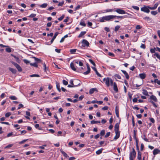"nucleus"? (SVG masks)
<instances>
[{"label":"nucleus","mask_w":160,"mask_h":160,"mask_svg":"<svg viewBox=\"0 0 160 160\" xmlns=\"http://www.w3.org/2000/svg\"><path fill=\"white\" fill-rule=\"evenodd\" d=\"M112 19V15L105 16L100 18L99 22H101L111 21Z\"/></svg>","instance_id":"f257e3e1"},{"label":"nucleus","mask_w":160,"mask_h":160,"mask_svg":"<svg viewBox=\"0 0 160 160\" xmlns=\"http://www.w3.org/2000/svg\"><path fill=\"white\" fill-rule=\"evenodd\" d=\"M103 81L105 82L106 86L109 87L110 85L112 86L113 81L112 79L109 78H104L103 79Z\"/></svg>","instance_id":"f03ea898"},{"label":"nucleus","mask_w":160,"mask_h":160,"mask_svg":"<svg viewBox=\"0 0 160 160\" xmlns=\"http://www.w3.org/2000/svg\"><path fill=\"white\" fill-rule=\"evenodd\" d=\"M132 151L129 154V160H134L136 156V152L134 148L132 149Z\"/></svg>","instance_id":"7ed1b4c3"},{"label":"nucleus","mask_w":160,"mask_h":160,"mask_svg":"<svg viewBox=\"0 0 160 160\" xmlns=\"http://www.w3.org/2000/svg\"><path fill=\"white\" fill-rule=\"evenodd\" d=\"M11 62L16 67V68L19 72H21L22 71V68L17 63L15 62L12 61H11Z\"/></svg>","instance_id":"20e7f679"},{"label":"nucleus","mask_w":160,"mask_h":160,"mask_svg":"<svg viewBox=\"0 0 160 160\" xmlns=\"http://www.w3.org/2000/svg\"><path fill=\"white\" fill-rule=\"evenodd\" d=\"M149 6H144L143 7L141 8V11L148 13L150 12L149 8L148 7Z\"/></svg>","instance_id":"39448f33"},{"label":"nucleus","mask_w":160,"mask_h":160,"mask_svg":"<svg viewBox=\"0 0 160 160\" xmlns=\"http://www.w3.org/2000/svg\"><path fill=\"white\" fill-rule=\"evenodd\" d=\"M115 11L119 14H123L128 13H128L126 12L124 10L120 8H117L116 10H115Z\"/></svg>","instance_id":"423d86ee"},{"label":"nucleus","mask_w":160,"mask_h":160,"mask_svg":"<svg viewBox=\"0 0 160 160\" xmlns=\"http://www.w3.org/2000/svg\"><path fill=\"white\" fill-rule=\"evenodd\" d=\"M82 46L83 47L88 46L89 44V42L85 39H83L82 40Z\"/></svg>","instance_id":"0eeeda50"},{"label":"nucleus","mask_w":160,"mask_h":160,"mask_svg":"<svg viewBox=\"0 0 160 160\" xmlns=\"http://www.w3.org/2000/svg\"><path fill=\"white\" fill-rule=\"evenodd\" d=\"M74 82V83L77 82V83H78V84L77 85H74V86L71 85L69 84V85H68V87L69 88L77 86H78V85H79L80 84V81L78 80L75 79V80Z\"/></svg>","instance_id":"6e6552de"},{"label":"nucleus","mask_w":160,"mask_h":160,"mask_svg":"<svg viewBox=\"0 0 160 160\" xmlns=\"http://www.w3.org/2000/svg\"><path fill=\"white\" fill-rule=\"evenodd\" d=\"M121 71L124 74L126 78L127 79H129V77L128 73L127 72L124 70H121Z\"/></svg>","instance_id":"1a4fd4ad"},{"label":"nucleus","mask_w":160,"mask_h":160,"mask_svg":"<svg viewBox=\"0 0 160 160\" xmlns=\"http://www.w3.org/2000/svg\"><path fill=\"white\" fill-rule=\"evenodd\" d=\"M138 160H142V153L140 151H138V155L137 157Z\"/></svg>","instance_id":"9d476101"},{"label":"nucleus","mask_w":160,"mask_h":160,"mask_svg":"<svg viewBox=\"0 0 160 160\" xmlns=\"http://www.w3.org/2000/svg\"><path fill=\"white\" fill-rule=\"evenodd\" d=\"M103 11L104 12H103V13H106V12H114L115 10H114L113 9H107L106 10H104Z\"/></svg>","instance_id":"9b49d317"},{"label":"nucleus","mask_w":160,"mask_h":160,"mask_svg":"<svg viewBox=\"0 0 160 160\" xmlns=\"http://www.w3.org/2000/svg\"><path fill=\"white\" fill-rule=\"evenodd\" d=\"M113 89L116 92H117L118 91V89L117 87V84L114 82L113 83Z\"/></svg>","instance_id":"f8f14e48"},{"label":"nucleus","mask_w":160,"mask_h":160,"mask_svg":"<svg viewBox=\"0 0 160 160\" xmlns=\"http://www.w3.org/2000/svg\"><path fill=\"white\" fill-rule=\"evenodd\" d=\"M150 98L156 102H157L158 101V99L156 98V97L153 95H152L150 97Z\"/></svg>","instance_id":"ddd939ff"},{"label":"nucleus","mask_w":160,"mask_h":160,"mask_svg":"<svg viewBox=\"0 0 160 160\" xmlns=\"http://www.w3.org/2000/svg\"><path fill=\"white\" fill-rule=\"evenodd\" d=\"M158 5V3H156L154 5L153 7H148L149 8V9L151 10H155L157 8Z\"/></svg>","instance_id":"4468645a"},{"label":"nucleus","mask_w":160,"mask_h":160,"mask_svg":"<svg viewBox=\"0 0 160 160\" xmlns=\"http://www.w3.org/2000/svg\"><path fill=\"white\" fill-rule=\"evenodd\" d=\"M87 66L88 70L87 71H86L83 73V74L85 75H87L88 74H89L90 72V68L89 67V66L88 64H87Z\"/></svg>","instance_id":"2eb2a0df"},{"label":"nucleus","mask_w":160,"mask_h":160,"mask_svg":"<svg viewBox=\"0 0 160 160\" xmlns=\"http://www.w3.org/2000/svg\"><path fill=\"white\" fill-rule=\"evenodd\" d=\"M59 33L58 32H56L55 33L54 36L51 39V43H52V42H53L54 39L56 38V37L58 34Z\"/></svg>","instance_id":"dca6fc26"},{"label":"nucleus","mask_w":160,"mask_h":160,"mask_svg":"<svg viewBox=\"0 0 160 160\" xmlns=\"http://www.w3.org/2000/svg\"><path fill=\"white\" fill-rule=\"evenodd\" d=\"M160 152V150L158 149H154L153 151V155H155L158 154Z\"/></svg>","instance_id":"f3484780"},{"label":"nucleus","mask_w":160,"mask_h":160,"mask_svg":"<svg viewBox=\"0 0 160 160\" xmlns=\"http://www.w3.org/2000/svg\"><path fill=\"white\" fill-rule=\"evenodd\" d=\"M92 68L95 71L96 74L99 77H101V74L98 72L96 68L95 67H92Z\"/></svg>","instance_id":"a211bd4d"},{"label":"nucleus","mask_w":160,"mask_h":160,"mask_svg":"<svg viewBox=\"0 0 160 160\" xmlns=\"http://www.w3.org/2000/svg\"><path fill=\"white\" fill-rule=\"evenodd\" d=\"M139 76L140 78L142 79H144L146 77V75L144 73L140 74Z\"/></svg>","instance_id":"6ab92c4d"},{"label":"nucleus","mask_w":160,"mask_h":160,"mask_svg":"<svg viewBox=\"0 0 160 160\" xmlns=\"http://www.w3.org/2000/svg\"><path fill=\"white\" fill-rule=\"evenodd\" d=\"M70 67L71 68V69L73 70V71H76V69L73 63L72 62L70 64Z\"/></svg>","instance_id":"aec40b11"},{"label":"nucleus","mask_w":160,"mask_h":160,"mask_svg":"<svg viewBox=\"0 0 160 160\" xmlns=\"http://www.w3.org/2000/svg\"><path fill=\"white\" fill-rule=\"evenodd\" d=\"M119 123H116L114 126V130H119Z\"/></svg>","instance_id":"412c9836"},{"label":"nucleus","mask_w":160,"mask_h":160,"mask_svg":"<svg viewBox=\"0 0 160 160\" xmlns=\"http://www.w3.org/2000/svg\"><path fill=\"white\" fill-rule=\"evenodd\" d=\"M115 113H116V114L117 116V117L118 118L119 117V110L117 106H116L115 108Z\"/></svg>","instance_id":"4be33fe9"},{"label":"nucleus","mask_w":160,"mask_h":160,"mask_svg":"<svg viewBox=\"0 0 160 160\" xmlns=\"http://www.w3.org/2000/svg\"><path fill=\"white\" fill-rule=\"evenodd\" d=\"M9 70L11 71L13 73L15 74L16 72V69H13L11 68H9Z\"/></svg>","instance_id":"5701e85b"},{"label":"nucleus","mask_w":160,"mask_h":160,"mask_svg":"<svg viewBox=\"0 0 160 160\" xmlns=\"http://www.w3.org/2000/svg\"><path fill=\"white\" fill-rule=\"evenodd\" d=\"M86 33V31H82L81 32L79 35L78 36V38H80L82 37L83 35H84Z\"/></svg>","instance_id":"b1692460"},{"label":"nucleus","mask_w":160,"mask_h":160,"mask_svg":"<svg viewBox=\"0 0 160 160\" xmlns=\"http://www.w3.org/2000/svg\"><path fill=\"white\" fill-rule=\"evenodd\" d=\"M33 58L34 59V60L37 63H40L41 62V60L40 59L37 58L35 57H33Z\"/></svg>","instance_id":"393cba45"},{"label":"nucleus","mask_w":160,"mask_h":160,"mask_svg":"<svg viewBox=\"0 0 160 160\" xmlns=\"http://www.w3.org/2000/svg\"><path fill=\"white\" fill-rule=\"evenodd\" d=\"M60 152L63 155V156L65 158H67L68 157L67 154L66 153L64 152L62 150H60Z\"/></svg>","instance_id":"a878e982"},{"label":"nucleus","mask_w":160,"mask_h":160,"mask_svg":"<svg viewBox=\"0 0 160 160\" xmlns=\"http://www.w3.org/2000/svg\"><path fill=\"white\" fill-rule=\"evenodd\" d=\"M100 122L98 121H95V120H92L91 121V124H95L98 123H100Z\"/></svg>","instance_id":"bb28decb"},{"label":"nucleus","mask_w":160,"mask_h":160,"mask_svg":"<svg viewBox=\"0 0 160 160\" xmlns=\"http://www.w3.org/2000/svg\"><path fill=\"white\" fill-rule=\"evenodd\" d=\"M102 148H101L100 149L96 151V153L97 154L99 155L102 153Z\"/></svg>","instance_id":"cd10ccee"},{"label":"nucleus","mask_w":160,"mask_h":160,"mask_svg":"<svg viewBox=\"0 0 160 160\" xmlns=\"http://www.w3.org/2000/svg\"><path fill=\"white\" fill-rule=\"evenodd\" d=\"M142 94L146 96H148V91L145 89L142 90Z\"/></svg>","instance_id":"c85d7f7f"},{"label":"nucleus","mask_w":160,"mask_h":160,"mask_svg":"<svg viewBox=\"0 0 160 160\" xmlns=\"http://www.w3.org/2000/svg\"><path fill=\"white\" fill-rule=\"evenodd\" d=\"M157 48H151L150 49V52L151 53H155V51H156Z\"/></svg>","instance_id":"c756f323"},{"label":"nucleus","mask_w":160,"mask_h":160,"mask_svg":"<svg viewBox=\"0 0 160 160\" xmlns=\"http://www.w3.org/2000/svg\"><path fill=\"white\" fill-rule=\"evenodd\" d=\"M48 6V4L46 3H44L40 5V7L42 8H45Z\"/></svg>","instance_id":"7c9ffc66"},{"label":"nucleus","mask_w":160,"mask_h":160,"mask_svg":"<svg viewBox=\"0 0 160 160\" xmlns=\"http://www.w3.org/2000/svg\"><path fill=\"white\" fill-rule=\"evenodd\" d=\"M96 90V88H92L89 91V93L90 94L93 93Z\"/></svg>","instance_id":"2f4dec72"},{"label":"nucleus","mask_w":160,"mask_h":160,"mask_svg":"<svg viewBox=\"0 0 160 160\" xmlns=\"http://www.w3.org/2000/svg\"><path fill=\"white\" fill-rule=\"evenodd\" d=\"M142 138L145 141L148 142V140L146 137L145 135H144L142 137Z\"/></svg>","instance_id":"473e14b6"},{"label":"nucleus","mask_w":160,"mask_h":160,"mask_svg":"<svg viewBox=\"0 0 160 160\" xmlns=\"http://www.w3.org/2000/svg\"><path fill=\"white\" fill-rule=\"evenodd\" d=\"M30 65L32 66H33L36 67V68L38 67V65H37V63L36 62L33 63H30Z\"/></svg>","instance_id":"72a5a7b5"},{"label":"nucleus","mask_w":160,"mask_h":160,"mask_svg":"<svg viewBox=\"0 0 160 160\" xmlns=\"http://www.w3.org/2000/svg\"><path fill=\"white\" fill-rule=\"evenodd\" d=\"M153 55L157 57V58L160 60V55L158 53H155Z\"/></svg>","instance_id":"f704fd0d"},{"label":"nucleus","mask_w":160,"mask_h":160,"mask_svg":"<svg viewBox=\"0 0 160 160\" xmlns=\"http://www.w3.org/2000/svg\"><path fill=\"white\" fill-rule=\"evenodd\" d=\"M120 28V26H119V25L116 26L115 28L114 31L115 32H117L118 30V29Z\"/></svg>","instance_id":"c9c22d12"},{"label":"nucleus","mask_w":160,"mask_h":160,"mask_svg":"<svg viewBox=\"0 0 160 160\" xmlns=\"http://www.w3.org/2000/svg\"><path fill=\"white\" fill-rule=\"evenodd\" d=\"M9 98L12 100H15L17 99V98L15 96H10Z\"/></svg>","instance_id":"e433bc0d"},{"label":"nucleus","mask_w":160,"mask_h":160,"mask_svg":"<svg viewBox=\"0 0 160 160\" xmlns=\"http://www.w3.org/2000/svg\"><path fill=\"white\" fill-rule=\"evenodd\" d=\"M76 49H71L70 50V52L72 54H74L76 52Z\"/></svg>","instance_id":"4c0bfd02"},{"label":"nucleus","mask_w":160,"mask_h":160,"mask_svg":"<svg viewBox=\"0 0 160 160\" xmlns=\"http://www.w3.org/2000/svg\"><path fill=\"white\" fill-rule=\"evenodd\" d=\"M115 132L116 136L120 137V132L119 131V130H115Z\"/></svg>","instance_id":"58836bf2"},{"label":"nucleus","mask_w":160,"mask_h":160,"mask_svg":"<svg viewBox=\"0 0 160 160\" xmlns=\"http://www.w3.org/2000/svg\"><path fill=\"white\" fill-rule=\"evenodd\" d=\"M132 8L138 11V10L139 9V8L138 7L135 6H132Z\"/></svg>","instance_id":"ea45409f"},{"label":"nucleus","mask_w":160,"mask_h":160,"mask_svg":"<svg viewBox=\"0 0 160 160\" xmlns=\"http://www.w3.org/2000/svg\"><path fill=\"white\" fill-rule=\"evenodd\" d=\"M56 87L58 91L60 92H61V90L60 89V86L59 84H57L56 85Z\"/></svg>","instance_id":"a19ab883"},{"label":"nucleus","mask_w":160,"mask_h":160,"mask_svg":"<svg viewBox=\"0 0 160 160\" xmlns=\"http://www.w3.org/2000/svg\"><path fill=\"white\" fill-rule=\"evenodd\" d=\"M30 77H39V75L38 74H33L31 75L30 76Z\"/></svg>","instance_id":"79ce46f5"},{"label":"nucleus","mask_w":160,"mask_h":160,"mask_svg":"<svg viewBox=\"0 0 160 160\" xmlns=\"http://www.w3.org/2000/svg\"><path fill=\"white\" fill-rule=\"evenodd\" d=\"M143 19L146 20L147 21H149L151 20V19L148 17H145L143 18Z\"/></svg>","instance_id":"37998d69"},{"label":"nucleus","mask_w":160,"mask_h":160,"mask_svg":"<svg viewBox=\"0 0 160 160\" xmlns=\"http://www.w3.org/2000/svg\"><path fill=\"white\" fill-rule=\"evenodd\" d=\"M151 14L153 15H155L158 13V12L156 11H152L151 12Z\"/></svg>","instance_id":"c03bdc74"},{"label":"nucleus","mask_w":160,"mask_h":160,"mask_svg":"<svg viewBox=\"0 0 160 160\" xmlns=\"http://www.w3.org/2000/svg\"><path fill=\"white\" fill-rule=\"evenodd\" d=\"M36 15V14H35L32 13L29 16V17L31 18H34Z\"/></svg>","instance_id":"a18cd8bd"},{"label":"nucleus","mask_w":160,"mask_h":160,"mask_svg":"<svg viewBox=\"0 0 160 160\" xmlns=\"http://www.w3.org/2000/svg\"><path fill=\"white\" fill-rule=\"evenodd\" d=\"M11 114V113L10 112H8L6 113L5 115V116L6 117H8L9 116H10Z\"/></svg>","instance_id":"49530a36"},{"label":"nucleus","mask_w":160,"mask_h":160,"mask_svg":"<svg viewBox=\"0 0 160 160\" xmlns=\"http://www.w3.org/2000/svg\"><path fill=\"white\" fill-rule=\"evenodd\" d=\"M64 17V15H63L62 16L58 18V20L59 21H61L62 20Z\"/></svg>","instance_id":"de8ad7c7"},{"label":"nucleus","mask_w":160,"mask_h":160,"mask_svg":"<svg viewBox=\"0 0 160 160\" xmlns=\"http://www.w3.org/2000/svg\"><path fill=\"white\" fill-rule=\"evenodd\" d=\"M89 60L90 62L92 63L94 66H95V64L92 60L91 59H89Z\"/></svg>","instance_id":"09e8293b"},{"label":"nucleus","mask_w":160,"mask_h":160,"mask_svg":"<svg viewBox=\"0 0 160 160\" xmlns=\"http://www.w3.org/2000/svg\"><path fill=\"white\" fill-rule=\"evenodd\" d=\"M100 134L101 135L103 136L105 134V130H102L101 131Z\"/></svg>","instance_id":"8fccbe9b"},{"label":"nucleus","mask_w":160,"mask_h":160,"mask_svg":"<svg viewBox=\"0 0 160 160\" xmlns=\"http://www.w3.org/2000/svg\"><path fill=\"white\" fill-rule=\"evenodd\" d=\"M114 76L117 78L119 79H121V77L118 74H116Z\"/></svg>","instance_id":"3c124183"},{"label":"nucleus","mask_w":160,"mask_h":160,"mask_svg":"<svg viewBox=\"0 0 160 160\" xmlns=\"http://www.w3.org/2000/svg\"><path fill=\"white\" fill-rule=\"evenodd\" d=\"M80 24L82 26L84 27H85L86 26V24L83 21H81L80 22Z\"/></svg>","instance_id":"603ef678"},{"label":"nucleus","mask_w":160,"mask_h":160,"mask_svg":"<svg viewBox=\"0 0 160 160\" xmlns=\"http://www.w3.org/2000/svg\"><path fill=\"white\" fill-rule=\"evenodd\" d=\"M142 28V27L140 25H137L136 27V29H140Z\"/></svg>","instance_id":"864d4df0"},{"label":"nucleus","mask_w":160,"mask_h":160,"mask_svg":"<svg viewBox=\"0 0 160 160\" xmlns=\"http://www.w3.org/2000/svg\"><path fill=\"white\" fill-rule=\"evenodd\" d=\"M63 83V84L65 85H68V82L67 81H66L65 80H63L62 81Z\"/></svg>","instance_id":"5fc2aeb1"},{"label":"nucleus","mask_w":160,"mask_h":160,"mask_svg":"<svg viewBox=\"0 0 160 160\" xmlns=\"http://www.w3.org/2000/svg\"><path fill=\"white\" fill-rule=\"evenodd\" d=\"M24 63L26 64H28L30 63V61L28 60L24 59L23 60Z\"/></svg>","instance_id":"6e6d98bb"},{"label":"nucleus","mask_w":160,"mask_h":160,"mask_svg":"<svg viewBox=\"0 0 160 160\" xmlns=\"http://www.w3.org/2000/svg\"><path fill=\"white\" fill-rule=\"evenodd\" d=\"M108 108V106H104V107L102 108V109L103 110H107Z\"/></svg>","instance_id":"4d7b16f0"},{"label":"nucleus","mask_w":160,"mask_h":160,"mask_svg":"<svg viewBox=\"0 0 160 160\" xmlns=\"http://www.w3.org/2000/svg\"><path fill=\"white\" fill-rule=\"evenodd\" d=\"M13 144H11L8 145L6 147H5V148H9L11 147H12V146H13Z\"/></svg>","instance_id":"13d9d810"},{"label":"nucleus","mask_w":160,"mask_h":160,"mask_svg":"<svg viewBox=\"0 0 160 160\" xmlns=\"http://www.w3.org/2000/svg\"><path fill=\"white\" fill-rule=\"evenodd\" d=\"M6 51L8 52H11V50L10 48H7L6 49Z\"/></svg>","instance_id":"bf43d9fd"},{"label":"nucleus","mask_w":160,"mask_h":160,"mask_svg":"<svg viewBox=\"0 0 160 160\" xmlns=\"http://www.w3.org/2000/svg\"><path fill=\"white\" fill-rule=\"evenodd\" d=\"M28 139H24L19 142L20 144H22L27 141Z\"/></svg>","instance_id":"052dcab7"},{"label":"nucleus","mask_w":160,"mask_h":160,"mask_svg":"<svg viewBox=\"0 0 160 160\" xmlns=\"http://www.w3.org/2000/svg\"><path fill=\"white\" fill-rule=\"evenodd\" d=\"M110 134V132H107L105 136V137L106 138L109 137Z\"/></svg>","instance_id":"680f3d73"},{"label":"nucleus","mask_w":160,"mask_h":160,"mask_svg":"<svg viewBox=\"0 0 160 160\" xmlns=\"http://www.w3.org/2000/svg\"><path fill=\"white\" fill-rule=\"evenodd\" d=\"M63 4H64L63 1H62V2H59L58 5V6H62L63 5Z\"/></svg>","instance_id":"e2e57ef3"},{"label":"nucleus","mask_w":160,"mask_h":160,"mask_svg":"<svg viewBox=\"0 0 160 160\" xmlns=\"http://www.w3.org/2000/svg\"><path fill=\"white\" fill-rule=\"evenodd\" d=\"M144 147V146L143 144V143H142L141 144V148H140V150L141 151H142L143 150Z\"/></svg>","instance_id":"0e129e2a"},{"label":"nucleus","mask_w":160,"mask_h":160,"mask_svg":"<svg viewBox=\"0 0 160 160\" xmlns=\"http://www.w3.org/2000/svg\"><path fill=\"white\" fill-rule=\"evenodd\" d=\"M104 29L105 31H107L108 32H109L110 31L109 28H108L107 27H105L104 28Z\"/></svg>","instance_id":"69168bd1"},{"label":"nucleus","mask_w":160,"mask_h":160,"mask_svg":"<svg viewBox=\"0 0 160 160\" xmlns=\"http://www.w3.org/2000/svg\"><path fill=\"white\" fill-rule=\"evenodd\" d=\"M84 96L83 95L81 96L79 98V99H78V101H81L82 100L83 98H84Z\"/></svg>","instance_id":"338daca9"},{"label":"nucleus","mask_w":160,"mask_h":160,"mask_svg":"<svg viewBox=\"0 0 160 160\" xmlns=\"http://www.w3.org/2000/svg\"><path fill=\"white\" fill-rule=\"evenodd\" d=\"M75 158L73 157H70L68 160H74L75 159Z\"/></svg>","instance_id":"774afa93"}]
</instances>
